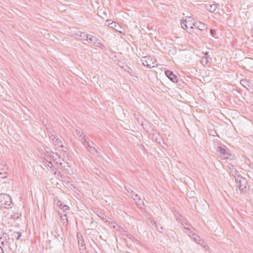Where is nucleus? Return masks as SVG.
I'll return each mask as SVG.
<instances>
[{
    "label": "nucleus",
    "mask_w": 253,
    "mask_h": 253,
    "mask_svg": "<svg viewBox=\"0 0 253 253\" xmlns=\"http://www.w3.org/2000/svg\"><path fill=\"white\" fill-rule=\"evenodd\" d=\"M240 83L245 87H247V85L249 86V82L246 79L241 80Z\"/></svg>",
    "instance_id": "22"
},
{
    "label": "nucleus",
    "mask_w": 253,
    "mask_h": 253,
    "mask_svg": "<svg viewBox=\"0 0 253 253\" xmlns=\"http://www.w3.org/2000/svg\"><path fill=\"white\" fill-rule=\"evenodd\" d=\"M217 8V5L215 4L209 5V6L208 7V6H207V9L209 10L211 12H213L215 11L216 9Z\"/></svg>",
    "instance_id": "21"
},
{
    "label": "nucleus",
    "mask_w": 253,
    "mask_h": 253,
    "mask_svg": "<svg viewBox=\"0 0 253 253\" xmlns=\"http://www.w3.org/2000/svg\"><path fill=\"white\" fill-rule=\"evenodd\" d=\"M182 225H184V224L183 222H181Z\"/></svg>",
    "instance_id": "41"
},
{
    "label": "nucleus",
    "mask_w": 253,
    "mask_h": 253,
    "mask_svg": "<svg viewBox=\"0 0 253 253\" xmlns=\"http://www.w3.org/2000/svg\"><path fill=\"white\" fill-rule=\"evenodd\" d=\"M78 244L80 246V250L81 251V252H83L85 250V243L84 242V241L83 239H81L79 237V235H78Z\"/></svg>",
    "instance_id": "17"
},
{
    "label": "nucleus",
    "mask_w": 253,
    "mask_h": 253,
    "mask_svg": "<svg viewBox=\"0 0 253 253\" xmlns=\"http://www.w3.org/2000/svg\"><path fill=\"white\" fill-rule=\"evenodd\" d=\"M12 216V218H14V219H17L20 216H21V213H17V214H14L13 215H11Z\"/></svg>",
    "instance_id": "31"
},
{
    "label": "nucleus",
    "mask_w": 253,
    "mask_h": 253,
    "mask_svg": "<svg viewBox=\"0 0 253 253\" xmlns=\"http://www.w3.org/2000/svg\"><path fill=\"white\" fill-rule=\"evenodd\" d=\"M189 20L185 19L183 20L181 23V27L185 30H186L189 33H191L193 29V24L189 23Z\"/></svg>",
    "instance_id": "9"
},
{
    "label": "nucleus",
    "mask_w": 253,
    "mask_h": 253,
    "mask_svg": "<svg viewBox=\"0 0 253 253\" xmlns=\"http://www.w3.org/2000/svg\"><path fill=\"white\" fill-rule=\"evenodd\" d=\"M165 75L173 83H177L178 82L177 76L174 74L173 72L170 70H167L165 71Z\"/></svg>",
    "instance_id": "10"
},
{
    "label": "nucleus",
    "mask_w": 253,
    "mask_h": 253,
    "mask_svg": "<svg viewBox=\"0 0 253 253\" xmlns=\"http://www.w3.org/2000/svg\"><path fill=\"white\" fill-rule=\"evenodd\" d=\"M185 228L189 231V232L187 233L188 234L189 237L193 239L197 243L200 245L202 247H203L204 248H206L207 246V244L205 243V242L202 239H201L200 237L198 236H197L195 233H194L193 231H191L190 229L189 228Z\"/></svg>",
    "instance_id": "6"
},
{
    "label": "nucleus",
    "mask_w": 253,
    "mask_h": 253,
    "mask_svg": "<svg viewBox=\"0 0 253 253\" xmlns=\"http://www.w3.org/2000/svg\"><path fill=\"white\" fill-rule=\"evenodd\" d=\"M216 151L220 154V157L224 159H230L231 155L225 149L222 148L221 146H218L216 148Z\"/></svg>",
    "instance_id": "8"
},
{
    "label": "nucleus",
    "mask_w": 253,
    "mask_h": 253,
    "mask_svg": "<svg viewBox=\"0 0 253 253\" xmlns=\"http://www.w3.org/2000/svg\"><path fill=\"white\" fill-rule=\"evenodd\" d=\"M211 61V58H210V56H208V57H203L201 60V63L203 64V65L206 66L208 63L210 62Z\"/></svg>",
    "instance_id": "20"
},
{
    "label": "nucleus",
    "mask_w": 253,
    "mask_h": 253,
    "mask_svg": "<svg viewBox=\"0 0 253 253\" xmlns=\"http://www.w3.org/2000/svg\"><path fill=\"white\" fill-rule=\"evenodd\" d=\"M140 119H142V117H140V118H139V117H138V118H137V119H138V121H139V120Z\"/></svg>",
    "instance_id": "38"
},
{
    "label": "nucleus",
    "mask_w": 253,
    "mask_h": 253,
    "mask_svg": "<svg viewBox=\"0 0 253 253\" xmlns=\"http://www.w3.org/2000/svg\"><path fill=\"white\" fill-rule=\"evenodd\" d=\"M59 214L60 216L61 221L63 225H67L68 223V218L66 213H62L58 211Z\"/></svg>",
    "instance_id": "18"
},
{
    "label": "nucleus",
    "mask_w": 253,
    "mask_h": 253,
    "mask_svg": "<svg viewBox=\"0 0 253 253\" xmlns=\"http://www.w3.org/2000/svg\"><path fill=\"white\" fill-rule=\"evenodd\" d=\"M88 43H92L94 46H97L99 47H103V44L100 40H99L95 36L89 35L88 38L87 39V41Z\"/></svg>",
    "instance_id": "7"
},
{
    "label": "nucleus",
    "mask_w": 253,
    "mask_h": 253,
    "mask_svg": "<svg viewBox=\"0 0 253 253\" xmlns=\"http://www.w3.org/2000/svg\"><path fill=\"white\" fill-rule=\"evenodd\" d=\"M129 194L130 196H131L132 197V196L134 197V195L136 194L132 191V192L131 193H129Z\"/></svg>",
    "instance_id": "35"
},
{
    "label": "nucleus",
    "mask_w": 253,
    "mask_h": 253,
    "mask_svg": "<svg viewBox=\"0 0 253 253\" xmlns=\"http://www.w3.org/2000/svg\"><path fill=\"white\" fill-rule=\"evenodd\" d=\"M117 230L120 231L122 234L125 235V233L126 231L124 229V228H123L121 226H119L117 228Z\"/></svg>",
    "instance_id": "28"
},
{
    "label": "nucleus",
    "mask_w": 253,
    "mask_h": 253,
    "mask_svg": "<svg viewBox=\"0 0 253 253\" xmlns=\"http://www.w3.org/2000/svg\"><path fill=\"white\" fill-rule=\"evenodd\" d=\"M235 180L241 193L244 194L249 191L250 188L247 186L248 181L246 178L242 176H237Z\"/></svg>",
    "instance_id": "1"
},
{
    "label": "nucleus",
    "mask_w": 253,
    "mask_h": 253,
    "mask_svg": "<svg viewBox=\"0 0 253 253\" xmlns=\"http://www.w3.org/2000/svg\"><path fill=\"white\" fill-rule=\"evenodd\" d=\"M125 189L128 194L132 192L133 190L129 187L125 186Z\"/></svg>",
    "instance_id": "30"
},
{
    "label": "nucleus",
    "mask_w": 253,
    "mask_h": 253,
    "mask_svg": "<svg viewBox=\"0 0 253 253\" xmlns=\"http://www.w3.org/2000/svg\"><path fill=\"white\" fill-rule=\"evenodd\" d=\"M144 66L149 68H154L157 67V60L151 57H143L141 59Z\"/></svg>",
    "instance_id": "5"
},
{
    "label": "nucleus",
    "mask_w": 253,
    "mask_h": 253,
    "mask_svg": "<svg viewBox=\"0 0 253 253\" xmlns=\"http://www.w3.org/2000/svg\"><path fill=\"white\" fill-rule=\"evenodd\" d=\"M126 236L128 237L130 239H131V238H133V237L131 235H130V234L129 235V234H126Z\"/></svg>",
    "instance_id": "36"
},
{
    "label": "nucleus",
    "mask_w": 253,
    "mask_h": 253,
    "mask_svg": "<svg viewBox=\"0 0 253 253\" xmlns=\"http://www.w3.org/2000/svg\"><path fill=\"white\" fill-rule=\"evenodd\" d=\"M76 134H77V135L79 136L80 139H82V138L83 137V136H84V133L82 131H81L80 130H78V129H76Z\"/></svg>",
    "instance_id": "26"
},
{
    "label": "nucleus",
    "mask_w": 253,
    "mask_h": 253,
    "mask_svg": "<svg viewBox=\"0 0 253 253\" xmlns=\"http://www.w3.org/2000/svg\"><path fill=\"white\" fill-rule=\"evenodd\" d=\"M43 165L47 167V168L48 169V168L50 169V171L54 173V174H56L57 172L58 173V175L60 173L59 171H58L56 169H54L53 167V165H52V163L51 162L48 161L46 160H45L43 162Z\"/></svg>",
    "instance_id": "11"
},
{
    "label": "nucleus",
    "mask_w": 253,
    "mask_h": 253,
    "mask_svg": "<svg viewBox=\"0 0 253 253\" xmlns=\"http://www.w3.org/2000/svg\"><path fill=\"white\" fill-rule=\"evenodd\" d=\"M100 217L105 222H109V221H110L109 220V219H110V218H108L107 216H106V215H105L104 214L102 216H100Z\"/></svg>",
    "instance_id": "29"
},
{
    "label": "nucleus",
    "mask_w": 253,
    "mask_h": 253,
    "mask_svg": "<svg viewBox=\"0 0 253 253\" xmlns=\"http://www.w3.org/2000/svg\"><path fill=\"white\" fill-rule=\"evenodd\" d=\"M182 217V216L180 215L179 220H180V217ZM178 218H179V217H177V219L178 220Z\"/></svg>",
    "instance_id": "39"
},
{
    "label": "nucleus",
    "mask_w": 253,
    "mask_h": 253,
    "mask_svg": "<svg viewBox=\"0 0 253 253\" xmlns=\"http://www.w3.org/2000/svg\"><path fill=\"white\" fill-rule=\"evenodd\" d=\"M13 236L16 240H19L21 237V233L20 232H16L13 234Z\"/></svg>",
    "instance_id": "25"
},
{
    "label": "nucleus",
    "mask_w": 253,
    "mask_h": 253,
    "mask_svg": "<svg viewBox=\"0 0 253 253\" xmlns=\"http://www.w3.org/2000/svg\"><path fill=\"white\" fill-rule=\"evenodd\" d=\"M49 136L59 151L62 152L63 153H67V148L63 145V142L61 140L58 138L56 135L53 134Z\"/></svg>",
    "instance_id": "3"
},
{
    "label": "nucleus",
    "mask_w": 253,
    "mask_h": 253,
    "mask_svg": "<svg viewBox=\"0 0 253 253\" xmlns=\"http://www.w3.org/2000/svg\"><path fill=\"white\" fill-rule=\"evenodd\" d=\"M0 253H4L3 250L0 247Z\"/></svg>",
    "instance_id": "37"
},
{
    "label": "nucleus",
    "mask_w": 253,
    "mask_h": 253,
    "mask_svg": "<svg viewBox=\"0 0 253 253\" xmlns=\"http://www.w3.org/2000/svg\"><path fill=\"white\" fill-rule=\"evenodd\" d=\"M104 13L105 14V15H107L106 12H104Z\"/></svg>",
    "instance_id": "40"
},
{
    "label": "nucleus",
    "mask_w": 253,
    "mask_h": 253,
    "mask_svg": "<svg viewBox=\"0 0 253 253\" xmlns=\"http://www.w3.org/2000/svg\"><path fill=\"white\" fill-rule=\"evenodd\" d=\"M50 156L53 158L54 162L58 165V168L66 169V166L69 167L68 163L65 162L64 160L60 157L57 154H54L53 152H51Z\"/></svg>",
    "instance_id": "4"
},
{
    "label": "nucleus",
    "mask_w": 253,
    "mask_h": 253,
    "mask_svg": "<svg viewBox=\"0 0 253 253\" xmlns=\"http://www.w3.org/2000/svg\"><path fill=\"white\" fill-rule=\"evenodd\" d=\"M62 209H63V213H65V212H66V211L69 210V207L66 205H64L63 207L62 208Z\"/></svg>",
    "instance_id": "33"
},
{
    "label": "nucleus",
    "mask_w": 253,
    "mask_h": 253,
    "mask_svg": "<svg viewBox=\"0 0 253 253\" xmlns=\"http://www.w3.org/2000/svg\"><path fill=\"white\" fill-rule=\"evenodd\" d=\"M109 224L111 226L114 228H117L119 226L118 224L114 221H109Z\"/></svg>",
    "instance_id": "27"
},
{
    "label": "nucleus",
    "mask_w": 253,
    "mask_h": 253,
    "mask_svg": "<svg viewBox=\"0 0 253 253\" xmlns=\"http://www.w3.org/2000/svg\"><path fill=\"white\" fill-rule=\"evenodd\" d=\"M76 35L78 37H79V39L81 40L86 41H87V39L88 38L89 35L87 34L86 32H78Z\"/></svg>",
    "instance_id": "16"
},
{
    "label": "nucleus",
    "mask_w": 253,
    "mask_h": 253,
    "mask_svg": "<svg viewBox=\"0 0 253 253\" xmlns=\"http://www.w3.org/2000/svg\"><path fill=\"white\" fill-rule=\"evenodd\" d=\"M88 151L90 153H91L94 156H95L96 157H99V155H100L99 152H98L97 151L96 149L93 146L92 147H90V148H89Z\"/></svg>",
    "instance_id": "19"
},
{
    "label": "nucleus",
    "mask_w": 253,
    "mask_h": 253,
    "mask_svg": "<svg viewBox=\"0 0 253 253\" xmlns=\"http://www.w3.org/2000/svg\"><path fill=\"white\" fill-rule=\"evenodd\" d=\"M12 204L11 197L5 193L0 194V206L2 208L8 209Z\"/></svg>",
    "instance_id": "2"
},
{
    "label": "nucleus",
    "mask_w": 253,
    "mask_h": 253,
    "mask_svg": "<svg viewBox=\"0 0 253 253\" xmlns=\"http://www.w3.org/2000/svg\"><path fill=\"white\" fill-rule=\"evenodd\" d=\"M193 26L200 31H207L208 27L206 25L199 21L193 23Z\"/></svg>",
    "instance_id": "12"
},
{
    "label": "nucleus",
    "mask_w": 253,
    "mask_h": 253,
    "mask_svg": "<svg viewBox=\"0 0 253 253\" xmlns=\"http://www.w3.org/2000/svg\"><path fill=\"white\" fill-rule=\"evenodd\" d=\"M208 56H210L209 55V52L208 51H207L204 54V56L203 57H208Z\"/></svg>",
    "instance_id": "34"
},
{
    "label": "nucleus",
    "mask_w": 253,
    "mask_h": 253,
    "mask_svg": "<svg viewBox=\"0 0 253 253\" xmlns=\"http://www.w3.org/2000/svg\"><path fill=\"white\" fill-rule=\"evenodd\" d=\"M7 244V241L5 238L1 237L0 238V245L2 246H5Z\"/></svg>",
    "instance_id": "24"
},
{
    "label": "nucleus",
    "mask_w": 253,
    "mask_h": 253,
    "mask_svg": "<svg viewBox=\"0 0 253 253\" xmlns=\"http://www.w3.org/2000/svg\"><path fill=\"white\" fill-rule=\"evenodd\" d=\"M80 141L87 150L89 149V148H90V147L92 146L91 144H92L93 142L87 141L85 139V136H83L82 139H80Z\"/></svg>",
    "instance_id": "14"
},
{
    "label": "nucleus",
    "mask_w": 253,
    "mask_h": 253,
    "mask_svg": "<svg viewBox=\"0 0 253 253\" xmlns=\"http://www.w3.org/2000/svg\"><path fill=\"white\" fill-rule=\"evenodd\" d=\"M210 33L213 37H215L216 31L214 29H210Z\"/></svg>",
    "instance_id": "32"
},
{
    "label": "nucleus",
    "mask_w": 253,
    "mask_h": 253,
    "mask_svg": "<svg viewBox=\"0 0 253 253\" xmlns=\"http://www.w3.org/2000/svg\"><path fill=\"white\" fill-rule=\"evenodd\" d=\"M153 225H155V227L157 228L158 231H159V232H160L161 233L163 232V230H164V228L160 225H158L156 222H154Z\"/></svg>",
    "instance_id": "23"
},
{
    "label": "nucleus",
    "mask_w": 253,
    "mask_h": 253,
    "mask_svg": "<svg viewBox=\"0 0 253 253\" xmlns=\"http://www.w3.org/2000/svg\"><path fill=\"white\" fill-rule=\"evenodd\" d=\"M132 198L137 205L140 207L144 206V204L143 201L141 199V197L138 195V194H135L134 197L132 196Z\"/></svg>",
    "instance_id": "15"
},
{
    "label": "nucleus",
    "mask_w": 253,
    "mask_h": 253,
    "mask_svg": "<svg viewBox=\"0 0 253 253\" xmlns=\"http://www.w3.org/2000/svg\"><path fill=\"white\" fill-rule=\"evenodd\" d=\"M227 167L230 170L232 175L235 177V179L237 176H241L239 174V172L236 170L234 166L231 164H228Z\"/></svg>",
    "instance_id": "13"
}]
</instances>
